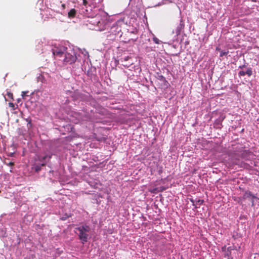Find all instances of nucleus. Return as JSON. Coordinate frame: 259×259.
Listing matches in <instances>:
<instances>
[{
	"label": "nucleus",
	"instance_id": "6",
	"mask_svg": "<svg viewBox=\"0 0 259 259\" xmlns=\"http://www.w3.org/2000/svg\"><path fill=\"white\" fill-rule=\"evenodd\" d=\"M51 158V155H46L44 156H39L38 157L40 163L37 164H34L32 166V169L36 172L39 171L41 169V167L45 165L48 161H49Z\"/></svg>",
	"mask_w": 259,
	"mask_h": 259
},
{
	"label": "nucleus",
	"instance_id": "23",
	"mask_svg": "<svg viewBox=\"0 0 259 259\" xmlns=\"http://www.w3.org/2000/svg\"><path fill=\"white\" fill-rule=\"evenodd\" d=\"M130 59V58L128 56H126L125 57H124V58H122V59H123L124 61H127Z\"/></svg>",
	"mask_w": 259,
	"mask_h": 259
},
{
	"label": "nucleus",
	"instance_id": "13",
	"mask_svg": "<svg viewBox=\"0 0 259 259\" xmlns=\"http://www.w3.org/2000/svg\"><path fill=\"white\" fill-rule=\"evenodd\" d=\"M6 235V230L5 227L3 225H0V237H4Z\"/></svg>",
	"mask_w": 259,
	"mask_h": 259
},
{
	"label": "nucleus",
	"instance_id": "19",
	"mask_svg": "<svg viewBox=\"0 0 259 259\" xmlns=\"http://www.w3.org/2000/svg\"><path fill=\"white\" fill-rule=\"evenodd\" d=\"M153 40L154 42L156 44H160L162 43V41L160 40H159L157 37H154L153 38Z\"/></svg>",
	"mask_w": 259,
	"mask_h": 259
},
{
	"label": "nucleus",
	"instance_id": "14",
	"mask_svg": "<svg viewBox=\"0 0 259 259\" xmlns=\"http://www.w3.org/2000/svg\"><path fill=\"white\" fill-rule=\"evenodd\" d=\"M76 14V11L74 9H71L68 13V17L69 18H74Z\"/></svg>",
	"mask_w": 259,
	"mask_h": 259
},
{
	"label": "nucleus",
	"instance_id": "5",
	"mask_svg": "<svg viewBox=\"0 0 259 259\" xmlns=\"http://www.w3.org/2000/svg\"><path fill=\"white\" fill-rule=\"evenodd\" d=\"M91 114L89 113V111L87 109L85 110L82 111L81 112H75L73 113V117L76 118L74 122L77 123L83 121H88L91 119Z\"/></svg>",
	"mask_w": 259,
	"mask_h": 259
},
{
	"label": "nucleus",
	"instance_id": "30",
	"mask_svg": "<svg viewBox=\"0 0 259 259\" xmlns=\"http://www.w3.org/2000/svg\"><path fill=\"white\" fill-rule=\"evenodd\" d=\"M132 64V63H129V64H128V65H130ZM123 65L124 66H128V64H123Z\"/></svg>",
	"mask_w": 259,
	"mask_h": 259
},
{
	"label": "nucleus",
	"instance_id": "29",
	"mask_svg": "<svg viewBox=\"0 0 259 259\" xmlns=\"http://www.w3.org/2000/svg\"><path fill=\"white\" fill-rule=\"evenodd\" d=\"M61 252H62V251H60V250H58V251L57 252V253H58V254L59 255L61 254Z\"/></svg>",
	"mask_w": 259,
	"mask_h": 259
},
{
	"label": "nucleus",
	"instance_id": "20",
	"mask_svg": "<svg viewBox=\"0 0 259 259\" xmlns=\"http://www.w3.org/2000/svg\"><path fill=\"white\" fill-rule=\"evenodd\" d=\"M158 78L162 81H166L165 78L161 75H159Z\"/></svg>",
	"mask_w": 259,
	"mask_h": 259
},
{
	"label": "nucleus",
	"instance_id": "12",
	"mask_svg": "<svg viewBox=\"0 0 259 259\" xmlns=\"http://www.w3.org/2000/svg\"><path fill=\"white\" fill-rule=\"evenodd\" d=\"M47 73L40 74L37 77V81H40L41 82H45L46 81V76H47Z\"/></svg>",
	"mask_w": 259,
	"mask_h": 259
},
{
	"label": "nucleus",
	"instance_id": "9",
	"mask_svg": "<svg viewBox=\"0 0 259 259\" xmlns=\"http://www.w3.org/2000/svg\"><path fill=\"white\" fill-rule=\"evenodd\" d=\"M190 201L192 203L193 205L194 206V208H197L199 207L198 205H200L204 202L203 200L202 199H194L191 198L190 199Z\"/></svg>",
	"mask_w": 259,
	"mask_h": 259
},
{
	"label": "nucleus",
	"instance_id": "17",
	"mask_svg": "<svg viewBox=\"0 0 259 259\" xmlns=\"http://www.w3.org/2000/svg\"><path fill=\"white\" fill-rule=\"evenodd\" d=\"M221 123L220 122V121L219 120H217L215 121L214 123V127H215V128H221Z\"/></svg>",
	"mask_w": 259,
	"mask_h": 259
},
{
	"label": "nucleus",
	"instance_id": "10",
	"mask_svg": "<svg viewBox=\"0 0 259 259\" xmlns=\"http://www.w3.org/2000/svg\"><path fill=\"white\" fill-rule=\"evenodd\" d=\"M256 197L250 191H246L243 196V199L251 198L252 199V205H254V201L253 199Z\"/></svg>",
	"mask_w": 259,
	"mask_h": 259
},
{
	"label": "nucleus",
	"instance_id": "24",
	"mask_svg": "<svg viewBox=\"0 0 259 259\" xmlns=\"http://www.w3.org/2000/svg\"><path fill=\"white\" fill-rule=\"evenodd\" d=\"M69 215H66V216H64V217H62L61 218V220H65L67 218H69Z\"/></svg>",
	"mask_w": 259,
	"mask_h": 259
},
{
	"label": "nucleus",
	"instance_id": "2",
	"mask_svg": "<svg viewBox=\"0 0 259 259\" xmlns=\"http://www.w3.org/2000/svg\"><path fill=\"white\" fill-rule=\"evenodd\" d=\"M228 154L229 159L228 161L225 160L224 162L229 166H232L234 165H239L240 157L244 160L249 159L251 152L248 150H244L242 147L237 145L232 149L230 150Z\"/></svg>",
	"mask_w": 259,
	"mask_h": 259
},
{
	"label": "nucleus",
	"instance_id": "8",
	"mask_svg": "<svg viewBox=\"0 0 259 259\" xmlns=\"http://www.w3.org/2000/svg\"><path fill=\"white\" fill-rule=\"evenodd\" d=\"M185 26L184 21L181 19L179 24L177 25L175 30L172 31V33H175V37H178L181 33Z\"/></svg>",
	"mask_w": 259,
	"mask_h": 259
},
{
	"label": "nucleus",
	"instance_id": "3",
	"mask_svg": "<svg viewBox=\"0 0 259 259\" xmlns=\"http://www.w3.org/2000/svg\"><path fill=\"white\" fill-rule=\"evenodd\" d=\"M75 230L78 232H76V233L77 234L79 239L83 244L87 242L90 238L91 228L87 224L79 226L75 228Z\"/></svg>",
	"mask_w": 259,
	"mask_h": 259
},
{
	"label": "nucleus",
	"instance_id": "11",
	"mask_svg": "<svg viewBox=\"0 0 259 259\" xmlns=\"http://www.w3.org/2000/svg\"><path fill=\"white\" fill-rule=\"evenodd\" d=\"M239 76H244L247 74L248 76H250L252 74V70L251 68H248L246 71H240L238 73Z\"/></svg>",
	"mask_w": 259,
	"mask_h": 259
},
{
	"label": "nucleus",
	"instance_id": "25",
	"mask_svg": "<svg viewBox=\"0 0 259 259\" xmlns=\"http://www.w3.org/2000/svg\"><path fill=\"white\" fill-rule=\"evenodd\" d=\"M8 96L10 98H12V96H13V94L11 93H8Z\"/></svg>",
	"mask_w": 259,
	"mask_h": 259
},
{
	"label": "nucleus",
	"instance_id": "32",
	"mask_svg": "<svg viewBox=\"0 0 259 259\" xmlns=\"http://www.w3.org/2000/svg\"><path fill=\"white\" fill-rule=\"evenodd\" d=\"M62 7H63L64 8H65V5H64V4H62Z\"/></svg>",
	"mask_w": 259,
	"mask_h": 259
},
{
	"label": "nucleus",
	"instance_id": "1",
	"mask_svg": "<svg viewBox=\"0 0 259 259\" xmlns=\"http://www.w3.org/2000/svg\"><path fill=\"white\" fill-rule=\"evenodd\" d=\"M83 4L85 8H82V13L85 16L91 18L89 22L94 26L93 29L100 31L105 30L108 22L106 14L103 11H100L94 15L95 13L92 10L93 7L90 6L88 8L87 6L88 4L87 0H83Z\"/></svg>",
	"mask_w": 259,
	"mask_h": 259
},
{
	"label": "nucleus",
	"instance_id": "18",
	"mask_svg": "<svg viewBox=\"0 0 259 259\" xmlns=\"http://www.w3.org/2000/svg\"><path fill=\"white\" fill-rule=\"evenodd\" d=\"M228 53H229L228 51H225L221 50L220 52V57H222L224 56H226L228 54Z\"/></svg>",
	"mask_w": 259,
	"mask_h": 259
},
{
	"label": "nucleus",
	"instance_id": "16",
	"mask_svg": "<svg viewBox=\"0 0 259 259\" xmlns=\"http://www.w3.org/2000/svg\"><path fill=\"white\" fill-rule=\"evenodd\" d=\"M81 54L83 56V61H85L89 57V55L88 52L84 51L81 52Z\"/></svg>",
	"mask_w": 259,
	"mask_h": 259
},
{
	"label": "nucleus",
	"instance_id": "28",
	"mask_svg": "<svg viewBox=\"0 0 259 259\" xmlns=\"http://www.w3.org/2000/svg\"><path fill=\"white\" fill-rule=\"evenodd\" d=\"M8 165H13V163L12 162H10L9 163L7 164Z\"/></svg>",
	"mask_w": 259,
	"mask_h": 259
},
{
	"label": "nucleus",
	"instance_id": "26",
	"mask_svg": "<svg viewBox=\"0 0 259 259\" xmlns=\"http://www.w3.org/2000/svg\"><path fill=\"white\" fill-rule=\"evenodd\" d=\"M245 66H245V64H243V65H242L240 66L239 67V68H240V69H243V68H244Z\"/></svg>",
	"mask_w": 259,
	"mask_h": 259
},
{
	"label": "nucleus",
	"instance_id": "22",
	"mask_svg": "<svg viewBox=\"0 0 259 259\" xmlns=\"http://www.w3.org/2000/svg\"><path fill=\"white\" fill-rule=\"evenodd\" d=\"M29 92L28 91H25V92H22V96L23 97V98H24V97L25 96H28L27 95V94Z\"/></svg>",
	"mask_w": 259,
	"mask_h": 259
},
{
	"label": "nucleus",
	"instance_id": "4",
	"mask_svg": "<svg viewBox=\"0 0 259 259\" xmlns=\"http://www.w3.org/2000/svg\"><path fill=\"white\" fill-rule=\"evenodd\" d=\"M77 59V57L74 49L69 46L64 54V63L71 64L75 62Z\"/></svg>",
	"mask_w": 259,
	"mask_h": 259
},
{
	"label": "nucleus",
	"instance_id": "7",
	"mask_svg": "<svg viewBox=\"0 0 259 259\" xmlns=\"http://www.w3.org/2000/svg\"><path fill=\"white\" fill-rule=\"evenodd\" d=\"M68 47L59 45L58 47H54L51 49L53 54L56 57H62L65 54Z\"/></svg>",
	"mask_w": 259,
	"mask_h": 259
},
{
	"label": "nucleus",
	"instance_id": "21",
	"mask_svg": "<svg viewBox=\"0 0 259 259\" xmlns=\"http://www.w3.org/2000/svg\"><path fill=\"white\" fill-rule=\"evenodd\" d=\"M230 253H231V252H230V247H229V248H228L227 251L226 252L225 256H228V257H229Z\"/></svg>",
	"mask_w": 259,
	"mask_h": 259
},
{
	"label": "nucleus",
	"instance_id": "27",
	"mask_svg": "<svg viewBox=\"0 0 259 259\" xmlns=\"http://www.w3.org/2000/svg\"><path fill=\"white\" fill-rule=\"evenodd\" d=\"M216 51H218L221 52V49L220 48H219V47H217V48H216Z\"/></svg>",
	"mask_w": 259,
	"mask_h": 259
},
{
	"label": "nucleus",
	"instance_id": "31",
	"mask_svg": "<svg viewBox=\"0 0 259 259\" xmlns=\"http://www.w3.org/2000/svg\"><path fill=\"white\" fill-rule=\"evenodd\" d=\"M105 140H106V138H102V140H101V141H105Z\"/></svg>",
	"mask_w": 259,
	"mask_h": 259
},
{
	"label": "nucleus",
	"instance_id": "15",
	"mask_svg": "<svg viewBox=\"0 0 259 259\" xmlns=\"http://www.w3.org/2000/svg\"><path fill=\"white\" fill-rule=\"evenodd\" d=\"M91 4L93 6V8L95 9L97 4L100 3L103 0H89Z\"/></svg>",
	"mask_w": 259,
	"mask_h": 259
}]
</instances>
